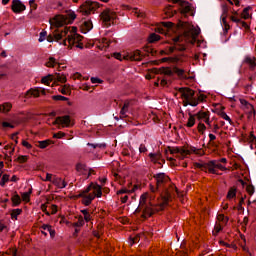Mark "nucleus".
<instances>
[{
  "mask_svg": "<svg viewBox=\"0 0 256 256\" xmlns=\"http://www.w3.org/2000/svg\"><path fill=\"white\" fill-rule=\"evenodd\" d=\"M218 115L224 119V121H228V123L231 125V123H233V121L231 120V117H229V115H227V113L223 110H220L218 112Z\"/></svg>",
  "mask_w": 256,
  "mask_h": 256,
  "instance_id": "obj_29",
  "label": "nucleus"
},
{
  "mask_svg": "<svg viewBox=\"0 0 256 256\" xmlns=\"http://www.w3.org/2000/svg\"><path fill=\"white\" fill-rule=\"evenodd\" d=\"M63 137H65V133L63 132H58L53 135L54 139H63Z\"/></svg>",
  "mask_w": 256,
  "mask_h": 256,
  "instance_id": "obj_51",
  "label": "nucleus"
},
{
  "mask_svg": "<svg viewBox=\"0 0 256 256\" xmlns=\"http://www.w3.org/2000/svg\"><path fill=\"white\" fill-rule=\"evenodd\" d=\"M54 125H63V127H69L71 125V116H58L54 121Z\"/></svg>",
  "mask_w": 256,
  "mask_h": 256,
  "instance_id": "obj_15",
  "label": "nucleus"
},
{
  "mask_svg": "<svg viewBox=\"0 0 256 256\" xmlns=\"http://www.w3.org/2000/svg\"><path fill=\"white\" fill-rule=\"evenodd\" d=\"M180 9H181L182 15H186V13H189L191 11V4L187 1H181Z\"/></svg>",
  "mask_w": 256,
  "mask_h": 256,
  "instance_id": "obj_21",
  "label": "nucleus"
},
{
  "mask_svg": "<svg viewBox=\"0 0 256 256\" xmlns=\"http://www.w3.org/2000/svg\"><path fill=\"white\" fill-rule=\"evenodd\" d=\"M160 73H162V75H167L168 77H173L174 68L171 69V68L162 67V68H160Z\"/></svg>",
  "mask_w": 256,
  "mask_h": 256,
  "instance_id": "obj_24",
  "label": "nucleus"
},
{
  "mask_svg": "<svg viewBox=\"0 0 256 256\" xmlns=\"http://www.w3.org/2000/svg\"><path fill=\"white\" fill-rule=\"evenodd\" d=\"M91 83H93L95 85L97 83H103V80H101L97 77H91Z\"/></svg>",
  "mask_w": 256,
  "mask_h": 256,
  "instance_id": "obj_54",
  "label": "nucleus"
},
{
  "mask_svg": "<svg viewBox=\"0 0 256 256\" xmlns=\"http://www.w3.org/2000/svg\"><path fill=\"white\" fill-rule=\"evenodd\" d=\"M201 33V29L199 27L190 26L188 30L184 32L183 37L178 36L173 39L174 46H167L165 50L160 51V55H171L175 51H185L187 46L183 43V39L186 43H191V45H195L197 43V37Z\"/></svg>",
  "mask_w": 256,
  "mask_h": 256,
  "instance_id": "obj_1",
  "label": "nucleus"
},
{
  "mask_svg": "<svg viewBox=\"0 0 256 256\" xmlns=\"http://www.w3.org/2000/svg\"><path fill=\"white\" fill-rule=\"evenodd\" d=\"M103 194L101 193H97V194H90V193H80V194H77L76 196L75 195H72V196H69L70 198H76V199H79L81 198V203L83 205H85L86 207H88L89 205H91L92 201L95 200V198H100L102 197Z\"/></svg>",
  "mask_w": 256,
  "mask_h": 256,
  "instance_id": "obj_8",
  "label": "nucleus"
},
{
  "mask_svg": "<svg viewBox=\"0 0 256 256\" xmlns=\"http://www.w3.org/2000/svg\"><path fill=\"white\" fill-rule=\"evenodd\" d=\"M4 149L8 151V154L10 155V157L11 155H13V153H15V147H11L10 145H6Z\"/></svg>",
  "mask_w": 256,
  "mask_h": 256,
  "instance_id": "obj_46",
  "label": "nucleus"
},
{
  "mask_svg": "<svg viewBox=\"0 0 256 256\" xmlns=\"http://www.w3.org/2000/svg\"><path fill=\"white\" fill-rule=\"evenodd\" d=\"M23 212L22 209H14L11 211V219L12 220H17L18 216L21 215Z\"/></svg>",
  "mask_w": 256,
  "mask_h": 256,
  "instance_id": "obj_32",
  "label": "nucleus"
},
{
  "mask_svg": "<svg viewBox=\"0 0 256 256\" xmlns=\"http://www.w3.org/2000/svg\"><path fill=\"white\" fill-rule=\"evenodd\" d=\"M251 9V7H246L243 9V12H242V17L243 19H249V10Z\"/></svg>",
  "mask_w": 256,
  "mask_h": 256,
  "instance_id": "obj_44",
  "label": "nucleus"
},
{
  "mask_svg": "<svg viewBox=\"0 0 256 256\" xmlns=\"http://www.w3.org/2000/svg\"><path fill=\"white\" fill-rule=\"evenodd\" d=\"M97 9H99V4L97 2L86 1L81 5L80 13H82V15H91V13H95Z\"/></svg>",
  "mask_w": 256,
  "mask_h": 256,
  "instance_id": "obj_9",
  "label": "nucleus"
},
{
  "mask_svg": "<svg viewBox=\"0 0 256 256\" xmlns=\"http://www.w3.org/2000/svg\"><path fill=\"white\" fill-rule=\"evenodd\" d=\"M179 57H164L161 59V63H179Z\"/></svg>",
  "mask_w": 256,
  "mask_h": 256,
  "instance_id": "obj_25",
  "label": "nucleus"
},
{
  "mask_svg": "<svg viewBox=\"0 0 256 256\" xmlns=\"http://www.w3.org/2000/svg\"><path fill=\"white\" fill-rule=\"evenodd\" d=\"M188 115H189V118H188V121L186 123V127H189V128L194 127L196 116L191 114V113H189Z\"/></svg>",
  "mask_w": 256,
  "mask_h": 256,
  "instance_id": "obj_30",
  "label": "nucleus"
},
{
  "mask_svg": "<svg viewBox=\"0 0 256 256\" xmlns=\"http://www.w3.org/2000/svg\"><path fill=\"white\" fill-rule=\"evenodd\" d=\"M52 183L58 189H65L67 187V182H65V180H63V178H60L57 176L53 177Z\"/></svg>",
  "mask_w": 256,
  "mask_h": 256,
  "instance_id": "obj_19",
  "label": "nucleus"
},
{
  "mask_svg": "<svg viewBox=\"0 0 256 256\" xmlns=\"http://www.w3.org/2000/svg\"><path fill=\"white\" fill-rule=\"evenodd\" d=\"M205 129H207V126H205V124H203V123H199L198 124V131H199V133H204L205 132Z\"/></svg>",
  "mask_w": 256,
  "mask_h": 256,
  "instance_id": "obj_48",
  "label": "nucleus"
},
{
  "mask_svg": "<svg viewBox=\"0 0 256 256\" xmlns=\"http://www.w3.org/2000/svg\"><path fill=\"white\" fill-rule=\"evenodd\" d=\"M13 105L11 103L6 102L4 104H0V113H9Z\"/></svg>",
  "mask_w": 256,
  "mask_h": 256,
  "instance_id": "obj_23",
  "label": "nucleus"
},
{
  "mask_svg": "<svg viewBox=\"0 0 256 256\" xmlns=\"http://www.w3.org/2000/svg\"><path fill=\"white\" fill-rule=\"evenodd\" d=\"M174 74L178 75L180 79H185V70L181 68L174 67Z\"/></svg>",
  "mask_w": 256,
  "mask_h": 256,
  "instance_id": "obj_33",
  "label": "nucleus"
},
{
  "mask_svg": "<svg viewBox=\"0 0 256 256\" xmlns=\"http://www.w3.org/2000/svg\"><path fill=\"white\" fill-rule=\"evenodd\" d=\"M241 109L245 111V113H248V115H251V112L253 111V104L249 103V101L245 99H240Z\"/></svg>",
  "mask_w": 256,
  "mask_h": 256,
  "instance_id": "obj_18",
  "label": "nucleus"
},
{
  "mask_svg": "<svg viewBox=\"0 0 256 256\" xmlns=\"http://www.w3.org/2000/svg\"><path fill=\"white\" fill-rule=\"evenodd\" d=\"M41 81L44 85H49V83H51V76H45Z\"/></svg>",
  "mask_w": 256,
  "mask_h": 256,
  "instance_id": "obj_49",
  "label": "nucleus"
},
{
  "mask_svg": "<svg viewBox=\"0 0 256 256\" xmlns=\"http://www.w3.org/2000/svg\"><path fill=\"white\" fill-rule=\"evenodd\" d=\"M55 65H57V60H55L53 57H50L46 62V67H55Z\"/></svg>",
  "mask_w": 256,
  "mask_h": 256,
  "instance_id": "obj_40",
  "label": "nucleus"
},
{
  "mask_svg": "<svg viewBox=\"0 0 256 256\" xmlns=\"http://www.w3.org/2000/svg\"><path fill=\"white\" fill-rule=\"evenodd\" d=\"M196 117H198L199 121H205L209 119V114L207 112H198L195 114Z\"/></svg>",
  "mask_w": 256,
  "mask_h": 256,
  "instance_id": "obj_31",
  "label": "nucleus"
},
{
  "mask_svg": "<svg viewBox=\"0 0 256 256\" xmlns=\"http://www.w3.org/2000/svg\"><path fill=\"white\" fill-rule=\"evenodd\" d=\"M100 17L102 21L107 25V27H111V21L115 19V14L111 10H104L101 14Z\"/></svg>",
  "mask_w": 256,
  "mask_h": 256,
  "instance_id": "obj_12",
  "label": "nucleus"
},
{
  "mask_svg": "<svg viewBox=\"0 0 256 256\" xmlns=\"http://www.w3.org/2000/svg\"><path fill=\"white\" fill-rule=\"evenodd\" d=\"M45 39H47V31L43 30L42 32H40L39 34V43H43V41H45Z\"/></svg>",
  "mask_w": 256,
  "mask_h": 256,
  "instance_id": "obj_41",
  "label": "nucleus"
},
{
  "mask_svg": "<svg viewBox=\"0 0 256 256\" xmlns=\"http://www.w3.org/2000/svg\"><path fill=\"white\" fill-rule=\"evenodd\" d=\"M221 9H222V15L227 16V13H229V6H227V4H222Z\"/></svg>",
  "mask_w": 256,
  "mask_h": 256,
  "instance_id": "obj_45",
  "label": "nucleus"
},
{
  "mask_svg": "<svg viewBox=\"0 0 256 256\" xmlns=\"http://www.w3.org/2000/svg\"><path fill=\"white\" fill-rule=\"evenodd\" d=\"M89 191H92V193H103V190L101 189V185L97 183H91L86 190H84L82 193H89Z\"/></svg>",
  "mask_w": 256,
  "mask_h": 256,
  "instance_id": "obj_20",
  "label": "nucleus"
},
{
  "mask_svg": "<svg viewBox=\"0 0 256 256\" xmlns=\"http://www.w3.org/2000/svg\"><path fill=\"white\" fill-rule=\"evenodd\" d=\"M219 220H220L221 222L227 223V222H228V217H226V216H224L223 214H221V215L219 216Z\"/></svg>",
  "mask_w": 256,
  "mask_h": 256,
  "instance_id": "obj_64",
  "label": "nucleus"
},
{
  "mask_svg": "<svg viewBox=\"0 0 256 256\" xmlns=\"http://www.w3.org/2000/svg\"><path fill=\"white\" fill-rule=\"evenodd\" d=\"M162 26L166 29H171L173 27L172 22H162Z\"/></svg>",
  "mask_w": 256,
  "mask_h": 256,
  "instance_id": "obj_55",
  "label": "nucleus"
},
{
  "mask_svg": "<svg viewBox=\"0 0 256 256\" xmlns=\"http://www.w3.org/2000/svg\"><path fill=\"white\" fill-rule=\"evenodd\" d=\"M40 94H41V91L39 90V88L30 89L28 91V95H32L33 97H39Z\"/></svg>",
  "mask_w": 256,
  "mask_h": 256,
  "instance_id": "obj_39",
  "label": "nucleus"
},
{
  "mask_svg": "<svg viewBox=\"0 0 256 256\" xmlns=\"http://www.w3.org/2000/svg\"><path fill=\"white\" fill-rule=\"evenodd\" d=\"M222 230H223L222 226L216 225V226H215V233H214V235H215V236L218 235L219 232L222 231Z\"/></svg>",
  "mask_w": 256,
  "mask_h": 256,
  "instance_id": "obj_59",
  "label": "nucleus"
},
{
  "mask_svg": "<svg viewBox=\"0 0 256 256\" xmlns=\"http://www.w3.org/2000/svg\"><path fill=\"white\" fill-rule=\"evenodd\" d=\"M51 143H53L51 140H42L38 142V147L39 149H47Z\"/></svg>",
  "mask_w": 256,
  "mask_h": 256,
  "instance_id": "obj_28",
  "label": "nucleus"
},
{
  "mask_svg": "<svg viewBox=\"0 0 256 256\" xmlns=\"http://www.w3.org/2000/svg\"><path fill=\"white\" fill-rule=\"evenodd\" d=\"M139 153H147V146L145 144L139 146Z\"/></svg>",
  "mask_w": 256,
  "mask_h": 256,
  "instance_id": "obj_53",
  "label": "nucleus"
},
{
  "mask_svg": "<svg viewBox=\"0 0 256 256\" xmlns=\"http://www.w3.org/2000/svg\"><path fill=\"white\" fill-rule=\"evenodd\" d=\"M195 167L197 169H201V171L210 172L212 175H217V170L220 171H227V167L223 166L219 161L217 160H211L208 163H196Z\"/></svg>",
  "mask_w": 256,
  "mask_h": 256,
  "instance_id": "obj_6",
  "label": "nucleus"
},
{
  "mask_svg": "<svg viewBox=\"0 0 256 256\" xmlns=\"http://www.w3.org/2000/svg\"><path fill=\"white\" fill-rule=\"evenodd\" d=\"M148 157L152 163H158L159 159H161V153H150Z\"/></svg>",
  "mask_w": 256,
  "mask_h": 256,
  "instance_id": "obj_26",
  "label": "nucleus"
},
{
  "mask_svg": "<svg viewBox=\"0 0 256 256\" xmlns=\"http://www.w3.org/2000/svg\"><path fill=\"white\" fill-rule=\"evenodd\" d=\"M193 153H196V155H203V150L193 147L192 148Z\"/></svg>",
  "mask_w": 256,
  "mask_h": 256,
  "instance_id": "obj_57",
  "label": "nucleus"
},
{
  "mask_svg": "<svg viewBox=\"0 0 256 256\" xmlns=\"http://www.w3.org/2000/svg\"><path fill=\"white\" fill-rule=\"evenodd\" d=\"M2 127H9L10 129H14L15 126L9 122H3Z\"/></svg>",
  "mask_w": 256,
  "mask_h": 256,
  "instance_id": "obj_58",
  "label": "nucleus"
},
{
  "mask_svg": "<svg viewBox=\"0 0 256 256\" xmlns=\"http://www.w3.org/2000/svg\"><path fill=\"white\" fill-rule=\"evenodd\" d=\"M53 177V174L47 173L45 181H50L51 183H53Z\"/></svg>",
  "mask_w": 256,
  "mask_h": 256,
  "instance_id": "obj_63",
  "label": "nucleus"
},
{
  "mask_svg": "<svg viewBox=\"0 0 256 256\" xmlns=\"http://www.w3.org/2000/svg\"><path fill=\"white\" fill-rule=\"evenodd\" d=\"M249 140H250L252 143H256V136H255V134H253V132L250 133V135H249Z\"/></svg>",
  "mask_w": 256,
  "mask_h": 256,
  "instance_id": "obj_60",
  "label": "nucleus"
},
{
  "mask_svg": "<svg viewBox=\"0 0 256 256\" xmlns=\"http://www.w3.org/2000/svg\"><path fill=\"white\" fill-rule=\"evenodd\" d=\"M82 39L83 36L77 33V27H71L66 38L62 42H59V45L67 46L68 43V47L70 48L76 45L77 49H83V45L81 44Z\"/></svg>",
  "mask_w": 256,
  "mask_h": 256,
  "instance_id": "obj_2",
  "label": "nucleus"
},
{
  "mask_svg": "<svg viewBox=\"0 0 256 256\" xmlns=\"http://www.w3.org/2000/svg\"><path fill=\"white\" fill-rule=\"evenodd\" d=\"M135 191H141V186L139 184H135L131 191L121 189L118 190L117 193H135Z\"/></svg>",
  "mask_w": 256,
  "mask_h": 256,
  "instance_id": "obj_27",
  "label": "nucleus"
},
{
  "mask_svg": "<svg viewBox=\"0 0 256 256\" xmlns=\"http://www.w3.org/2000/svg\"><path fill=\"white\" fill-rule=\"evenodd\" d=\"M75 19H77V15L75 12L69 10L66 11L65 14H59L50 19V25L54 27H63V25H71Z\"/></svg>",
  "mask_w": 256,
  "mask_h": 256,
  "instance_id": "obj_3",
  "label": "nucleus"
},
{
  "mask_svg": "<svg viewBox=\"0 0 256 256\" xmlns=\"http://www.w3.org/2000/svg\"><path fill=\"white\" fill-rule=\"evenodd\" d=\"M171 194H160V197H162V204L167 205L171 200Z\"/></svg>",
  "mask_w": 256,
  "mask_h": 256,
  "instance_id": "obj_37",
  "label": "nucleus"
},
{
  "mask_svg": "<svg viewBox=\"0 0 256 256\" xmlns=\"http://www.w3.org/2000/svg\"><path fill=\"white\" fill-rule=\"evenodd\" d=\"M129 101L124 102L123 107L120 110V119H125L127 117V113H129V107H130Z\"/></svg>",
  "mask_w": 256,
  "mask_h": 256,
  "instance_id": "obj_22",
  "label": "nucleus"
},
{
  "mask_svg": "<svg viewBox=\"0 0 256 256\" xmlns=\"http://www.w3.org/2000/svg\"><path fill=\"white\" fill-rule=\"evenodd\" d=\"M11 9L13 13L19 14V13H23V11L27 9V7L25 6V4H23V2H21V0H13Z\"/></svg>",
  "mask_w": 256,
  "mask_h": 256,
  "instance_id": "obj_14",
  "label": "nucleus"
},
{
  "mask_svg": "<svg viewBox=\"0 0 256 256\" xmlns=\"http://www.w3.org/2000/svg\"><path fill=\"white\" fill-rule=\"evenodd\" d=\"M30 195H31L30 193H24V194H22V198L18 194L12 195V197H11L12 206L18 207L19 205H21L22 200L24 202L30 201Z\"/></svg>",
  "mask_w": 256,
  "mask_h": 256,
  "instance_id": "obj_11",
  "label": "nucleus"
},
{
  "mask_svg": "<svg viewBox=\"0 0 256 256\" xmlns=\"http://www.w3.org/2000/svg\"><path fill=\"white\" fill-rule=\"evenodd\" d=\"M23 147H26V149H33V145H31L27 140L22 141Z\"/></svg>",
  "mask_w": 256,
  "mask_h": 256,
  "instance_id": "obj_52",
  "label": "nucleus"
},
{
  "mask_svg": "<svg viewBox=\"0 0 256 256\" xmlns=\"http://www.w3.org/2000/svg\"><path fill=\"white\" fill-rule=\"evenodd\" d=\"M56 79H57L58 81H60V83H65V82L67 81V78H66L64 75H60V74H58V75L56 76Z\"/></svg>",
  "mask_w": 256,
  "mask_h": 256,
  "instance_id": "obj_50",
  "label": "nucleus"
},
{
  "mask_svg": "<svg viewBox=\"0 0 256 256\" xmlns=\"http://www.w3.org/2000/svg\"><path fill=\"white\" fill-rule=\"evenodd\" d=\"M9 181V174H4L0 181V186L4 187L5 183H8Z\"/></svg>",
  "mask_w": 256,
  "mask_h": 256,
  "instance_id": "obj_43",
  "label": "nucleus"
},
{
  "mask_svg": "<svg viewBox=\"0 0 256 256\" xmlns=\"http://www.w3.org/2000/svg\"><path fill=\"white\" fill-rule=\"evenodd\" d=\"M243 65H248L249 69L251 71H254L255 67H256V62H255V57L247 55L244 57L243 61H242Z\"/></svg>",
  "mask_w": 256,
  "mask_h": 256,
  "instance_id": "obj_17",
  "label": "nucleus"
},
{
  "mask_svg": "<svg viewBox=\"0 0 256 256\" xmlns=\"http://www.w3.org/2000/svg\"><path fill=\"white\" fill-rule=\"evenodd\" d=\"M88 147H92V149H105L107 147V144L101 143V144H93V143H87Z\"/></svg>",
  "mask_w": 256,
  "mask_h": 256,
  "instance_id": "obj_36",
  "label": "nucleus"
},
{
  "mask_svg": "<svg viewBox=\"0 0 256 256\" xmlns=\"http://www.w3.org/2000/svg\"><path fill=\"white\" fill-rule=\"evenodd\" d=\"M205 99L206 96L204 94H200L198 97L196 96L197 105H199V103H203Z\"/></svg>",
  "mask_w": 256,
  "mask_h": 256,
  "instance_id": "obj_47",
  "label": "nucleus"
},
{
  "mask_svg": "<svg viewBox=\"0 0 256 256\" xmlns=\"http://www.w3.org/2000/svg\"><path fill=\"white\" fill-rule=\"evenodd\" d=\"M52 99L54 101H69V98H67L65 96H61V95H54V96H52Z\"/></svg>",
  "mask_w": 256,
  "mask_h": 256,
  "instance_id": "obj_42",
  "label": "nucleus"
},
{
  "mask_svg": "<svg viewBox=\"0 0 256 256\" xmlns=\"http://www.w3.org/2000/svg\"><path fill=\"white\" fill-rule=\"evenodd\" d=\"M231 21H233V23H237V25H239L241 23V19H239L235 16H231Z\"/></svg>",
  "mask_w": 256,
  "mask_h": 256,
  "instance_id": "obj_62",
  "label": "nucleus"
},
{
  "mask_svg": "<svg viewBox=\"0 0 256 256\" xmlns=\"http://www.w3.org/2000/svg\"><path fill=\"white\" fill-rule=\"evenodd\" d=\"M154 179L156 181L157 187H161V185L169 183V176H167L165 173H158L154 175Z\"/></svg>",
  "mask_w": 256,
  "mask_h": 256,
  "instance_id": "obj_16",
  "label": "nucleus"
},
{
  "mask_svg": "<svg viewBox=\"0 0 256 256\" xmlns=\"http://www.w3.org/2000/svg\"><path fill=\"white\" fill-rule=\"evenodd\" d=\"M56 213H58V206H56L55 204H53L51 206V214L55 215Z\"/></svg>",
  "mask_w": 256,
  "mask_h": 256,
  "instance_id": "obj_56",
  "label": "nucleus"
},
{
  "mask_svg": "<svg viewBox=\"0 0 256 256\" xmlns=\"http://www.w3.org/2000/svg\"><path fill=\"white\" fill-rule=\"evenodd\" d=\"M69 35V27L63 28L60 32L55 33L53 36L49 35L47 36L48 43H53V41H56L59 43V41L64 40L65 37Z\"/></svg>",
  "mask_w": 256,
  "mask_h": 256,
  "instance_id": "obj_10",
  "label": "nucleus"
},
{
  "mask_svg": "<svg viewBox=\"0 0 256 256\" xmlns=\"http://www.w3.org/2000/svg\"><path fill=\"white\" fill-rule=\"evenodd\" d=\"M153 194L149 193H143L141 197L139 198V206L143 208V213L146 215L152 216L154 214V208L157 206V203H155Z\"/></svg>",
  "mask_w": 256,
  "mask_h": 256,
  "instance_id": "obj_5",
  "label": "nucleus"
},
{
  "mask_svg": "<svg viewBox=\"0 0 256 256\" xmlns=\"http://www.w3.org/2000/svg\"><path fill=\"white\" fill-rule=\"evenodd\" d=\"M242 191H246V193H255V187L243 181V179H239L236 182L235 188H231L228 193H241Z\"/></svg>",
  "mask_w": 256,
  "mask_h": 256,
  "instance_id": "obj_7",
  "label": "nucleus"
},
{
  "mask_svg": "<svg viewBox=\"0 0 256 256\" xmlns=\"http://www.w3.org/2000/svg\"><path fill=\"white\" fill-rule=\"evenodd\" d=\"M178 93L181 95L183 107H197V96H195V90L189 87L178 88Z\"/></svg>",
  "mask_w": 256,
  "mask_h": 256,
  "instance_id": "obj_4",
  "label": "nucleus"
},
{
  "mask_svg": "<svg viewBox=\"0 0 256 256\" xmlns=\"http://www.w3.org/2000/svg\"><path fill=\"white\" fill-rule=\"evenodd\" d=\"M123 59H125L126 61H142L143 54L140 52V50H135V51L123 56Z\"/></svg>",
  "mask_w": 256,
  "mask_h": 256,
  "instance_id": "obj_13",
  "label": "nucleus"
},
{
  "mask_svg": "<svg viewBox=\"0 0 256 256\" xmlns=\"http://www.w3.org/2000/svg\"><path fill=\"white\" fill-rule=\"evenodd\" d=\"M84 224H85V222H84L83 216H80L78 218V221L74 222L73 226L76 227V228H80V227H83Z\"/></svg>",
  "mask_w": 256,
  "mask_h": 256,
  "instance_id": "obj_38",
  "label": "nucleus"
},
{
  "mask_svg": "<svg viewBox=\"0 0 256 256\" xmlns=\"http://www.w3.org/2000/svg\"><path fill=\"white\" fill-rule=\"evenodd\" d=\"M18 161L19 163H25L27 161V156H23V155L19 156Z\"/></svg>",
  "mask_w": 256,
  "mask_h": 256,
  "instance_id": "obj_61",
  "label": "nucleus"
},
{
  "mask_svg": "<svg viewBox=\"0 0 256 256\" xmlns=\"http://www.w3.org/2000/svg\"><path fill=\"white\" fill-rule=\"evenodd\" d=\"M159 39H161V36H159V34L152 33V34H150V36L148 37V42H149V43H155V41H159Z\"/></svg>",
  "mask_w": 256,
  "mask_h": 256,
  "instance_id": "obj_35",
  "label": "nucleus"
},
{
  "mask_svg": "<svg viewBox=\"0 0 256 256\" xmlns=\"http://www.w3.org/2000/svg\"><path fill=\"white\" fill-rule=\"evenodd\" d=\"M83 27L86 31H91L93 29V22L91 20H84Z\"/></svg>",
  "mask_w": 256,
  "mask_h": 256,
  "instance_id": "obj_34",
  "label": "nucleus"
}]
</instances>
